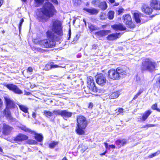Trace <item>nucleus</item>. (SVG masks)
<instances>
[{"label":"nucleus","mask_w":160,"mask_h":160,"mask_svg":"<svg viewBox=\"0 0 160 160\" xmlns=\"http://www.w3.org/2000/svg\"><path fill=\"white\" fill-rule=\"evenodd\" d=\"M56 13V11L54 7L49 2H47L43 6L41 12L37 14V18L42 22H45L47 20V18L52 17Z\"/></svg>","instance_id":"nucleus-1"},{"label":"nucleus","mask_w":160,"mask_h":160,"mask_svg":"<svg viewBox=\"0 0 160 160\" xmlns=\"http://www.w3.org/2000/svg\"><path fill=\"white\" fill-rule=\"evenodd\" d=\"M129 72L128 68L118 67L116 69H110L108 72V76L109 79L115 80H119L120 78L127 75Z\"/></svg>","instance_id":"nucleus-2"},{"label":"nucleus","mask_w":160,"mask_h":160,"mask_svg":"<svg viewBox=\"0 0 160 160\" xmlns=\"http://www.w3.org/2000/svg\"><path fill=\"white\" fill-rule=\"evenodd\" d=\"M47 34L48 39L40 40L38 42V44L43 48L53 47L55 45V40L56 37L53 33L49 31L47 32Z\"/></svg>","instance_id":"nucleus-3"},{"label":"nucleus","mask_w":160,"mask_h":160,"mask_svg":"<svg viewBox=\"0 0 160 160\" xmlns=\"http://www.w3.org/2000/svg\"><path fill=\"white\" fill-rule=\"evenodd\" d=\"M88 125L86 118L82 116H78L77 118V126L76 131L77 133L80 135L85 134V130Z\"/></svg>","instance_id":"nucleus-4"},{"label":"nucleus","mask_w":160,"mask_h":160,"mask_svg":"<svg viewBox=\"0 0 160 160\" xmlns=\"http://www.w3.org/2000/svg\"><path fill=\"white\" fill-rule=\"evenodd\" d=\"M50 27L52 32L58 36H62L63 35L62 22L56 19H53L51 22Z\"/></svg>","instance_id":"nucleus-5"},{"label":"nucleus","mask_w":160,"mask_h":160,"mask_svg":"<svg viewBox=\"0 0 160 160\" xmlns=\"http://www.w3.org/2000/svg\"><path fill=\"white\" fill-rule=\"evenodd\" d=\"M156 67V63L148 58L146 59L142 63V69L143 70L151 72L155 70Z\"/></svg>","instance_id":"nucleus-6"},{"label":"nucleus","mask_w":160,"mask_h":160,"mask_svg":"<svg viewBox=\"0 0 160 160\" xmlns=\"http://www.w3.org/2000/svg\"><path fill=\"white\" fill-rule=\"evenodd\" d=\"M123 22L127 25L128 27L130 28H133L134 27L135 25L132 22L130 15L128 14L123 15Z\"/></svg>","instance_id":"nucleus-7"},{"label":"nucleus","mask_w":160,"mask_h":160,"mask_svg":"<svg viewBox=\"0 0 160 160\" xmlns=\"http://www.w3.org/2000/svg\"><path fill=\"white\" fill-rule=\"evenodd\" d=\"M96 82L99 85L101 86L104 85L106 83L107 80L106 78L102 74H100L96 76Z\"/></svg>","instance_id":"nucleus-8"},{"label":"nucleus","mask_w":160,"mask_h":160,"mask_svg":"<svg viewBox=\"0 0 160 160\" xmlns=\"http://www.w3.org/2000/svg\"><path fill=\"white\" fill-rule=\"evenodd\" d=\"M6 104L7 108H13L15 107V104L13 101L8 96L4 97Z\"/></svg>","instance_id":"nucleus-9"},{"label":"nucleus","mask_w":160,"mask_h":160,"mask_svg":"<svg viewBox=\"0 0 160 160\" xmlns=\"http://www.w3.org/2000/svg\"><path fill=\"white\" fill-rule=\"evenodd\" d=\"M7 87L10 90L12 91L15 93L18 94H21L22 92L16 86L13 84H8Z\"/></svg>","instance_id":"nucleus-10"},{"label":"nucleus","mask_w":160,"mask_h":160,"mask_svg":"<svg viewBox=\"0 0 160 160\" xmlns=\"http://www.w3.org/2000/svg\"><path fill=\"white\" fill-rule=\"evenodd\" d=\"M28 138V137L23 134L20 133L14 139V141L18 143L26 140Z\"/></svg>","instance_id":"nucleus-11"},{"label":"nucleus","mask_w":160,"mask_h":160,"mask_svg":"<svg viewBox=\"0 0 160 160\" xmlns=\"http://www.w3.org/2000/svg\"><path fill=\"white\" fill-rule=\"evenodd\" d=\"M88 87L91 91L95 92L100 93L102 92V90L98 89L95 86L94 82H92L90 84H88Z\"/></svg>","instance_id":"nucleus-12"},{"label":"nucleus","mask_w":160,"mask_h":160,"mask_svg":"<svg viewBox=\"0 0 160 160\" xmlns=\"http://www.w3.org/2000/svg\"><path fill=\"white\" fill-rule=\"evenodd\" d=\"M3 133L5 135H8L10 134L13 128L9 125L3 124Z\"/></svg>","instance_id":"nucleus-13"},{"label":"nucleus","mask_w":160,"mask_h":160,"mask_svg":"<svg viewBox=\"0 0 160 160\" xmlns=\"http://www.w3.org/2000/svg\"><path fill=\"white\" fill-rule=\"evenodd\" d=\"M151 7L153 9L160 10V2L156 0H152L150 3Z\"/></svg>","instance_id":"nucleus-14"},{"label":"nucleus","mask_w":160,"mask_h":160,"mask_svg":"<svg viewBox=\"0 0 160 160\" xmlns=\"http://www.w3.org/2000/svg\"><path fill=\"white\" fill-rule=\"evenodd\" d=\"M83 10L92 15H96L99 12L98 10L92 8H83Z\"/></svg>","instance_id":"nucleus-15"},{"label":"nucleus","mask_w":160,"mask_h":160,"mask_svg":"<svg viewBox=\"0 0 160 160\" xmlns=\"http://www.w3.org/2000/svg\"><path fill=\"white\" fill-rule=\"evenodd\" d=\"M111 27L115 31H123L125 30L126 29V28L121 23L112 25Z\"/></svg>","instance_id":"nucleus-16"},{"label":"nucleus","mask_w":160,"mask_h":160,"mask_svg":"<svg viewBox=\"0 0 160 160\" xmlns=\"http://www.w3.org/2000/svg\"><path fill=\"white\" fill-rule=\"evenodd\" d=\"M120 33H116L109 35L107 37V40L109 41H113L117 39L120 37Z\"/></svg>","instance_id":"nucleus-17"},{"label":"nucleus","mask_w":160,"mask_h":160,"mask_svg":"<svg viewBox=\"0 0 160 160\" xmlns=\"http://www.w3.org/2000/svg\"><path fill=\"white\" fill-rule=\"evenodd\" d=\"M142 9L143 12L148 14H151L153 11L152 8L149 7L148 5L145 4L143 5Z\"/></svg>","instance_id":"nucleus-18"},{"label":"nucleus","mask_w":160,"mask_h":160,"mask_svg":"<svg viewBox=\"0 0 160 160\" xmlns=\"http://www.w3.org/2000/svg\"><path fill=\"white\" fill-rule=\"evenodd\" d=\"M111 32L110 30H102L98 32H96L95 33V34L99 36L100 37H103L104 36L107 35L108 33H110Z\"/></svg>","instance_id":"nucleus-19"},{"label":"nucleus","mask_w":160,"mask_h":160,"mask_svg":"<svg viewBox=\"0 0 160 160\" xmlns=\"http://www.w3.org/2000/svg\"><path fill=\"white\" fill-rule=\"evenodd\" d=\"M128 142V141L127 140L124 139H122L117 140L116 141V144L117 145L119 146V148H120L121 146H122L124 145Z\"/></svg>","instance_id":"nucleus-20"},{"label":"nucleus","mask_w":160,"mask_h":160,"mask_svg":"<svg viewBox=\"0 0 160 160\" xmlns=\"http://www.w3.org/2000/svg\"><path fill=\"white\" fill-rule=\"evenodd\" d=\"M32 134L34 135V137L38 141L41 142L42 141L43 137L42 134L37 133L34 131L32 132Z\"/></svg>","instance_id":"nucleus-21"},{"label":"nucleus","mask_w":160,"mask_h":160,"mask_svg":"<svg viewBox=\"0 0 160 160\" xmlns=\"http://www.w3.org/2000/svg\"><path fill=\"white\" fill-rule=\"evenodd\" d=\"M134 19L137 23H140L141 21V14L138 12H134L133 14Z\"/></svg>","instance_id":"nucleus-22"},{"label":"nucleus","mask_w":160,"mask_h":160,"mask_svg":"<svg viewBox=\"0 0 160 160\" xmlns=\"http://www.w3.org/2000/svg\"><path fill=\"white\" fill-rule=\"evenodd\" d=\"M152 112V111L149 110L144 112L142 115V121H145L148 118V117L150 115Z\"/></svg>","instance_id":"nucleus-23"},{"label":"nucleus","mask_w":160,"mask_h":160,"mask_svg":"<svg viewBox=\"0 0 160 160\" xmlns=\"http://www.w3.org/2000/svg\"><path fill=\"white\" fill-rule=\"evenodd\" d=\"M72 115V113L68 112L66 110H62L61 116L66 118L70 117Z\"/></svg>","instance_id":"nucleus-24"},{"label":"nucleus","mask_w":160,"mask_h":160,"mask_svg":"<svg viewBox=\"0 0 160 160\" xmlns=\"http://www.w3.org/2000/svg\"><path fill=\"white\" fill-rule=\"evenodd\" d=\"M4 113L5 115L7 118V119L9 121H12L13 119V118L11 115L10 112L7 109L4 110Z\"/></svg>","instance_id":"nucleus-25"},{"label":"nucleus","mask_w":160,"mask_h":160,"mask_svg":"<svg viewBox=\"0 0 160 160\" xmlns=\"http://www.w3.org/2000/svg\"><path fill=\"white\" fill-rule=\"evenodd\" d=\"M18 105L20 109L22 111L26 113H28V109L27 106L20 104H18Z\"/></svg>","instance_id":"nucleus-26"},{"label":"nucleus","mask_w":160,"mask_h":160,"mask_svg":"<svg viewBox=\"0 0 160 160\" xmlns=\"http://www.w3.org/2000/svg\"><path fill=\"white\" fill-rule=\"evenodd\" d=\"M99 7L103 10H105L107 8V5L106 2H100Z\"/></svg>","instance_id":"nucleus-27"},{"label":"nucleus","mask_w":160,"mask_h":160,"mask_svg":"<svg viewBox=\"0 0 160 160\" xmlns=\"http://www.w3.org/2000/svg\"><path fill=\"white\" fill-rule=\"evenodd\" d=\"M119 95V93L118 92H116L112 93L109 96V98L113 99L117 98Z\"/></svg>","instance_id":"nucleus-28"},{"label":"nucleus","mask_w":160,"mask_h":160,"mask_svg":"<svg viewBox=\"0 0 160 160\" xmlns=\"http://www.w3.org/2000/svg\"><path fill=\"white\" fill-rule=\"evenodd\" d=\"M43 113L44 115L47 117H51L53 115V112L50 111L45 110L43 111Z\"/></svg>","instance_id":"nucleus-29"},{"label":"nucleus","mask_w":160,"mask_h":160,"mask_svg":"<svg viewBox=\"0 0 160 160\" xmlns=\"http://www.w3.org/2000/svg\"><path fill=\"white\" fill-rule=\"evenodd\" d=\"M100 2L99 0H94L92 1L91 3L93 5L99 7Z\"/></svg>","instance_id":"nucleus-30"},{"label":"nucleus","mask_w":160,"mask_h":160,"mask_svg":"<svg viewBox=\"0 0 160 160\" xmlns=\"http://www.w3.org/2000/svg\"><path fill=\"white\" fill-rule=\"evenodd\" d=\"M58 143V142L52 141L50 142L49 144V147L50 148H53L56 146Z\"/></svg>","instance_id":"nucleus-31"},{"label":"nucleus","mask_w":160,"mask_h":160,"mask_svg":"<svg viewBox=\"0 0 160 160\" xmlns=\"http://www.w3.org/2000/svg\"><path fill=\"white\" fill-rule=\"evenodd\" d=\"M114 12L112 11H110L108 13V18L110 19H112L114 17Z\"/></svg>","instance_id":"nucleus-32"},{"label":"nucleus","mask_w":160,"mask_h":160,"mask_svg":"<svg viewBox=\"0 0 160 160\" xmlns=\"http://www.w3.org/2000/svg\"><path fill=\"white\" fill-rule=\"evenodd\" d=\"M20 128H21V129L25 132H31V133H32V131H31L30 129H29L27 128V127H26L24 126H20Z\"/></svg>","instance_id":"nucleus-33"},{"label":"nucleus","mask_w":160,"mask_h":160,"mask_svg":"<svg viewBox=\"0 0 160 160\" xmlns=\"http://www.w3.org/2000/svg\"><path fill=\"white\" fill-rule=\"evenodd\" d=\"M52 112L53 114H54L56 115H60L61 116L62 110H54Z\"/></svg>","instance_id":"nucleus-34"},{"label":"nucleus","mask_w":160,"mask_h":160,"mask_svg":"<svg viewBox=\"0 0 160 160\" xmlns=\"http://www.w3.org/2000/svg\"><path fill=\"white\" fill-rule=\"evenodd\" d=\"M87 80H88V82H87L88 84H90V83H91L92 82H94L93 78L91 76H90V77H88L87 78Z\"/></svg>","instance_id":"nucleus-35"},{"label":"nucleus","mask_w":160,"mask_h":160,"mask_svg":"<svg viewBox=\"0 0 160 160\" xmlns=\"http://www.w3.org/2000/svg\"><path fill=\"white\" fill-rule=\"evenodd\" d=\"M100 17V19L102 20H104L106 18V15L103 12L101 13Z\"/></svg>","instance_id":"nucleus-36"},{"label":"nucleus","mask_w":160,"mask_h":160,"mask_svg":"<svg viewBox=\"0 0 160 160\" xmlns=\"http://www.w3.org/2000/svg\"><path fill=\"white\" fill-rule=\"evenodd\" d=\"M152 108L153 110H156L158 112H160V109L157 108V105L156 103L152 105Z\"/></svg>","instance_id":"nucleus-37"},{"label":"nucleus","mask_w":160,"mask_h":160,"mask_svg":"<svg viewBox=\"0 0 160 160\" xmlns=\"http://www.w3.org/2000/svg\"><path fill=\"white\" fill-rule=\"evenodd\" d=\"M52 68V64H47L45 66V69L46 70H49Z\"/></svg>","instance_id":"nucleus-38"},{"label":"nucleus","mask_w":160,"mask_h":160,"mask_svg":"<svg viewBox=\"0 0 160 160\" xmlns=\"http://www.w3.org/2000/svg\"><path fill=\"white\" fill-rule=\"evenodd\" d=\"M27 143L29 144H37V142L34 140L31 139H29L27 141Z\"/></svg>","instance_id":"nucleus-39"},{"label":"nucleus","mask_w":160,"mask_h":160,"mask_svg":"<svg viewBox=\"0 0 160 160\" xmlns=\"http://www.w3.org/2000/svg\"><path fill=\"white\" fill-rule=\"evenodd\" d=\"M89 28L90 31L92 32L93 31L97 29L96 27L91 24L89 25Z\"/></svg>","instance_id":"nucleus-40"},{"label":"nucleus","mask_w":160,"mask_h":160,"mask_svg":"<svg viewBox=\"0 0 160 160\" xmlns=\"http://www.w3.org/2000/svg\"><path fill=\"white\" fill-rule=\"evenodd\" d=\"M24 22V19L23 18H22L20 21L19 24V31H20V30L21 29V26L22 24V23Z\"/></svg>","instance_id":"nucleus-41"},{"label":"nucleus","mask_w":160,"mask_h":160,"mask_svg":"<svg viewBox=\"0 0 160 160\" xmlns=\"http://www.w3.org/2000/svg\"><path fill=\"white\" fill-rule=\"evenodd\" d=\"M124 11V9L122 8H120L118 9V14H120L122 13Z\"/></svg>","instance_id":"nucleus-42"},{"label":"nucleus","mask_w":160,"mask_h":160,"mask_svg":"<svg viewBox=\"0 0 160 160\" xmlns=\"http://www.w3.org/2000/svg\"><path fill=\"white\" fill-rule=\"evenodd\" d=\"M73 2L76 5H78L80 1L79 0H72Z\"/></svg>","instance_id":"nucleus-43"},{"label":"nucleus","mask_w":160,"mask_h":160,"mask_svg":"<svg viewBox=\"0 0 160 160\" xmlns=\"http://www.w3.org/2000/svg\"><path fill=\"white\" fill-rule=\"evenodd\" d=\"M33 71V69L31 67H29L27 69V72H32Z\"/></svg>","instance_id":"nucleus-44"},{"label":"nucleus","mask_w":160,"mask_h":160,"mask_svg":"<svg viewBox=\"0 0 160 160\" xmlns=\"http://www.w3.org/2000/svg\"><path fill=\"white\" fill-rule=\"evenodd\" d=\"M153 155V157H155L157 155H159L160 153H159V152H158V151H157L156 152L154 153H152Z\"/></svg>","instance_id":"nucleus-45"},{"label":"nucleus","mask_w":160,"mask_h":160,"mask_svg":"<svg viewBox=\"0 0 160 160\" xmlns=\"http://www.w3.org/2000/svg\"><path fill=\"white\" fill-rule=\"evenodd\" d=\"M153 155V157H155L157 155H159L160 153H159V152H158V151H157L156 152L154 153H152Z\"/></svg>","instance_id":"nucleus-46"},{"label":"nucleus","mask_w":160,"mask_h":160,"mask_svg":"<svg viewBox=\"0 0 160 160\" xmlns=\"http://www.w3.org/2000/svg\"><path fill=\"white\" fill-rule=\"evenodd\" d=\"M148 128L149 127H153L155 126H157V125L156 124H148Z\"/></svg>","instance_id":"nucleus-47"},{"label":"nucleus","mask_w":160,"mask_h":160,"mask_svg":"<svg viewBox=\"0 0 160 160\" xmlns=\"http://www.w3.org/2000/svg\"><path fill=\"white\" fill-rule=\"evenodd\" d=\"M123 109L122 108H120L118 110V112L120 113H122L123 112Z\"/></svg>","instance_id":"nucleus-48"},{"label":"nucleus","mask_w":160,"mask_h":160,"mask_svg":"<svg viewBox=\"0 0 160 160\" xmlns=\"http://www.w3.org/2000/svg\"><path fill=\"white\" fill-rule=\"evenodd\" d=\"M143 90L142 89H140L139 91L137 93L139 96L141 94V93L142 92Z\"/></svg>","instance_id":"nucleus-49"},{"label":"nucleus","mask_w":160,"mask_h":160,"mask_svg":"<svg viewBox=\"0 0 160 160\" xmlns=\"http://www.w3.org/2000/svg\"><path fill=\"white\" fill-rule=\"evenodd\" d=\"M52 2L54 3L55 4L57 5L58 4V2L57 0H51Z\"/></svg>","instance_id":"nucleus-50"},{"label":"nucleus","mask_w":160,"mask_h":160,"mask_svg":"<svg viewBox=\"0 0 160 160\" xmlns=\"http://www.w3.org/2000/svg\"><path fill=\"white\" fill-rule=\"evenodd\" d=\"M115 148V145H111L109 146V148L110 149V148Z\"/></svg>","instance_id":"nucleus-51"},{"label":"nucleus","mask_w":160,"mask_h":160,"mask_svg":"<svg viewBox=\"0 0 160 160\" xmlns=\"http://www.w3.org/2000/svg\"><path fill=\"white\" fill-rule=\"evenodd\" d=\"M52 68H57L60 67L57 65H53L52 64Z\"/></svg>","instance_id":"nucleus-52"},{"label":"nucleus","mask_w":160,"mask_h":160,"mask_svg":"<svg viewBox=\"0 0 160 160\" xmlns=\"http://www.w3.org/2000/svg\"><path fill=\"white\" fill-rule=\"evenodd\" d=\"M139 96V95H138L137 94L134 96V98H133V100H135V99H136L138 98V97Z\"/></svg>","instance_id":"nucleus-53"},{"label":"nucleus","mask_w":160,"mask_h":160,"mask_svg":"<svg viewBox=\"0 0 160 160\" xmlns=\"http://www.w3.org/2000/svg\"><path fill=\"white\" fill-rule=\"evenodd\" d=\"M104 144L105 145V148H106V149L108 148V143H107V142H104Z\"/></svg>","instance_id":"nucleus-54"},{"label":"nucleus","mask_w":160,"mask_h":160,"mask_svg":"<svg viewBox=\"0 0 160 160\" xmlns=\"http://www.w3.org/2000/svg\"><path fill=\"white\" fill-rule=\"evenodd\" d=\"M148 128V124L146 125H144L143 126H142L141 128Z\"/></svg>","instance_id":"nucleus-55"},{"label":"nucleus","mask_w":160,"mask_h":160,"mask_svg":"<svg viewBox=\"0 0 160 160\" xmlns=\"http://www.w3.org/2000/svg\"><path fill=\"white\" fill-rule=\"evenodd\" d=\"M97 48V46L95 45H93L92 46V48L93 49H96Z\"/></svg>","instance_id":"nucleus-56"},{"label":"nucleus","mask_w":160,"mask_h":160,"mask_svg":"<svg viewBox=\"0 0 160 160\" xmlns=\"http://www.w3.org/2000/svg\"><path fill=\"white\" fill-rule=\"evenodd\" d=\"M32 117L35 118L36 117V113L35 112H33L32 114Z\"/></svg>","instance_id":"nucleus-57"},{"label":"nucleus","mask_w":160,"mask_h":160,"mask_svg":"<svg viewBox=\"0 0 160 160\" xmlns=\"http://www.w3.org/2000/svg\"><path fill=\"white\" fill-rule=\"evenodd\" d=\"M153 155L152 154H151V155H149L148 156V158H152L153 157Z\"/></svg>","instance_id":"nucleus-58"},{"label":"nucleus","mask_w":160,"mask_h":160,"mask_svg":"<svg viewBox=\"0 0 160 160\" xmlns=\"http://www.w3.org/2000/svg\"><path fill=\"white\" fill-rule=\"evenodd\" d=\"M111 3H113L115 2L114 0H108Z\"/></svg>","instance_id":"nucleus-59"},{"label":"nucleus","mask_w":160,"mask_h":160,"mask_svg":"<svg viewBox=\"0 0 160 160\" xmlns=\"http://www.w3.org/2000/svg\"><path fill=\"white\" fill-rule=\"evenodd\" d=\"M2 102L1 99L0 98V107H1L2 106Z\"/></svg>","instance_id":"nucleus-60"},{"label":"nucleus","mask_w":160,"mask_h":160,"mask_svg":"<svg viewBox=\"0 0 160 160\" xmlns=\"http://www.w3.org/2000/svg\"><path fill=\"white\" fill-rule=\"evenodd\" d=\"M106 153V151H105L103 153H101L100 154V155L101 156H102V155H104L105 153Z\"/></svg>","instance_id":"nucleus-61"},{"label":"nucleus","mask_w":160,"mask_h":160,"mask_svg":"<svg viewBox=\"0 0 160 160\" xmlns=\"http://www.w3.org/2000/svg\"><path fill=\"white\" fill-rule=\"evenodd\" d=\"M3 2V0H0V7L2 6Z\"/></svg>","instance_id":"nucleus-62"},{"label":"nucleus","mask_w":160,"mask_h":160,"mask_svg":"<svg viewBox=\"0 0 160 160\" xmlns=\"http://www.w3.org/2000/svg\"><path fill=\"white\" fill-rule=\"evenodd\" d=\"M92 107V103H91L89 105V108H91Z\"/></svg>","instance_id":"nucleus-63"},{"label":"nucleus","mask_w":160,"mask_h":160,"mask_svg":"<svg viewBox=\"0 0 160 160\" xmlns=\"http://www.w3.org/2000/svg\"><path fill=\"white\" fill-rule=\"evenodd\" d=\"M157 82H158L160 83V77H159L158 79V81Z\"/></svg>","instance_id":"nucleus-64"}]
</instances>
